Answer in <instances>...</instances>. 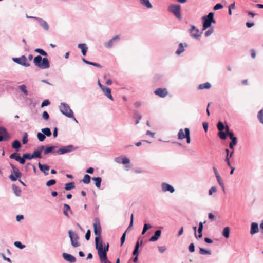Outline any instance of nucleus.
<instances>
[{"label": "nucleus", "instance_id": "nucleus-62", "mask_svg": "<svg viewBox=\"0 0 263 263\" xmlns=\"http://www.w3.org/2000/svg\"><path fill=\"white\" fill-rule=\"evenodd\" d=\"M90 234H91V232H90V230H88L87 231V232L85 234V238L87 240H89L90 239Z\"/></svg>", "mask_w": 263, "mask_h": 263}, {"label": "nucleus", "instance_id": "nucleus-3", "mask_svg": "<svg viewBox=\"0 0 263 263\" xmlns=\"http://www.w3.org/2000/svg\"><path fill=\"white\" fill-rule=\"evenodd\" d=\"M202 20L203 21L202 30H204L210 27L212 23H215L214 19V13H209L207 16L202 17Z\"/></svg>", "mask_w": 263, "mask_h": 263}, {"label": "nucleus", "instance_id": "nucleus-33", "mask_svg": "<svg viewBox=\"0 0 263 263\" xmlns=\"http://www.w3.org/2000/svg\"><path fill=\"white\" fill-rule=\"evenodd\" d=\"M93 180L95 182V185L97 188H100L101 186V178L100 177H93L92 178Z\"/></svg>", "mask_w": 263, "mask_h": 263}, {"label": "nucleus", "instance_id": "nucleus-41", "mask_svg": "<svg viewBox=\"0 0 263 263\" xmlns=\"http://www.w3.org/2000/svg\"><path fill=\"white\" fill-rule=\"evenodd\" d=\"M55 148V146H50L46 148L44 150V154L47 155L50 153L53 152V150Z\"/></svg>", "mask_w": 263, "mask_h": 263}, {"label": "nucleus", "instance_id": "nucleus-18", "mask_svg": "<svg viewBox=\"0 0 263 263\" xmlns=\"http://www.w3.org/2000/svg\"><path fill=\"white\" fill-rule=\"evenodd\" d=\"M35 20L38 21L40 25L46 31L49 30V26L48 23L45 20L39 17H35Z\"/></svg>", "mask_w": 263, "mask_h": 263}, {"label": "nucleus", "instance_id": "nucleus-27", "mask_svg": "<svg viewBox=\"0 0 263 263\" xmlns=\"http://www.w3.org/2000/svg\"><path fill=\"white\" fill-rule=\"evenodd\" d=\"M140 3L144 6L146 7L148 9H151L153 7L152 5L149 2V0H139Z\"/></svg>", "mask_w": 263, "mask_h": 263}, {"label": "nucleus", "instance_id": "nucleus-53", "mask_svg": "<svg viewBox=\"0 0 263 263\" xmlns=\"http://www.w3.org/2000/svg\"><path fill=\"white\" fill-rule=\"evenodd\" d=\"M135 118H136V124H138L139 122V120L141 118V116L138 113H135Z\"/></svg>", "mask_w": 263, "mask_h": 263}, {"label": "nucleus", "instance_id": "nucleus-10", "mask_svg": "<svg viewBox=\"0 0 263 263\" xmlns=\"http://www.w3.org/2000/svg\"><path fill=\"white\" fill-rule=\"evenodd\" d=\"M217 127L218 129L219 130L218 133V135L219 137L222 139H226L227 137V135L225 132H223V130L225 129L226 127H224V124L221 121L218 122L217 125Z\"/></svg>", "mask_w": 263, "mask_h": 263}, {"label": "nucleus", "instance_id": "nucleus-40", "mask_svg": "<svg viewBox=\"0 0 263 263\" xmlns=\"http://www.w3.org/2000/svg\"><path fill=\"white\" fill-rule=\"evenodd\" d=\"M184 50V49L182 43H180L179 45V48L178 50L176 51V53L177 54H180L181 53L183 52Z\"/></svg>", "mask_w": 263, "mask_h": 263}, {"label": "nucleus", "instance_id": "nucleus-31", "mask_svg": "<svg viewBox=\"0 0 263 263\" xmlns=\"http://www.w3.org/2000/svg\"><path fill=\"white\" fill-rule=\"evenodd\" d=\"M64 211H63V213H64V214L68 218L69 217V215L68 214V211H70L71 213V209H70V207L69 206V205L67 204H64Z\"/></svg>", "mask_w": 263, "mask_h": 263}, {"label": "nucleus", "instance_id": "nucleus-39", "mask_svg": "<svg viewBox=\"0 0 263 263\" xmlns=\"http://www.w3.org/2000/svg\"><path fill=\"white\" fill-rule=\"evenodd\" d=\"M43 133L47 137H49L51 135V132L49 128H45L42 129Z\"/></svg>", "mask_w": 263, "mask_h": 263}, {"label": "nucleus", "instance_id": "nucleus-7", "mask_svg": "<svg viewBox=\"0 0 263 263\" xmlns=\"http://www.w3.org/2000/svg\"><path fill=\"white\" fill-rule=\"evenodd\" d=\"M69 236L71 240V245L74 248L78 247L80 246L79 242V237L78 235L73 233L72 231H68Z\"/></svg>", "mask_w": 263, "mask_h": 263}, {"label": "nucleus", "instance_id": "nucleus-32", "mask_svg": "<svg viewBox=\"0 0 263 263\" xmlns=\"http://www.w3.org/2000/svg\"><path fill=\"white\" fill-rule=\"evenodd\" d=\"M230 228L228 227H226L223 229L222 232V235L226 237V238H228L230 236Z\"/></svg>", "mask_w": 263, "mask_h": 263}, {"label": "nucleus", "instance_id": "nucleus-34", "mask_svg": "<svg viewBox=\"0 0 263 263\" xmlns=\"http://www.w3.org/2000/svg\"><path fill=\"white\" fill-rule=\"evenodd\" d=\"M21 145L20 142L18 140H15L13 141L12 144V147L16 149L17 151L21 147Z\"/></svg>", "mask_w": 263, "mask_h": 263}, {"label": "nucleus", "instance_id": "nucleus-61", "mask_svg": "<svg viewBox=\"0 0 263 263\" xmlns=\"http://www.w3.org/2000/svg\"><path fill=\"white\" fill-rule=\"evenodd\" d=\"M213 29L210 28L207 31L205 32V35L206 36H209L210 35H211L213 33Z\"/></svg>", "mask_w": 263, "mask_h": 263}, {"label": "nucleus", "instance_id": "nucleus-37", "mask_svg": "<svg viewBox=\"0 0 263 263\" xmlns=\"http://www.w3.org/2000/svg\"><path fill=\"white\" fill-rule=\"evenodd\" d=\"M225 129L226 133L227 134L231 139L236 138L234 136L233 133L232 132L229 131V128L227 125H226Z\"/></svg>", "mask_w": 263, "mask_h": 263}, {"label": "nucleus", "instance_id": "nucleus-20", "mask_svg": "<svg viewBox=\"0 0 263 263\" xmlns=\"http://www.w3.org/2000/svg\"><path fill=\"white\" fill-rule=\"evenodd\" d=\"M162 189L164 192L169 191L171 193L174 192L173 187L166 183H163L162 184Z\"/></svg>", "mask_w": 263, "mask_h": 263}, {"label": "nucleus", "instance_id": "nucleus-13", "mask_svg": "<svg viewBox=\"0 0 263 263\" xmlns=\"http://www.w3.org/2000/svg\"><path fill=\"white\" fill-rule=\"evenodd\" d=\"M191 36L195 39H197L200 36L201 33H199V30L194 26H192L189 30Z\"/></svg>", "mask_w": 263, "mask_h": 263}, {"label": "nucleus", "instance_id": "nucleus-5", "mask_svg": "<svg viewBox=\"0 0 263 263\" xmlns=\"http://www.w3.org/2000/svg\"><path fill=\"white\" fill-rule=\"evenodd\" d=\"M178 138L179 140L186 138L187 143L190 144L191 143L190 129L188 128H185L184 129H180L178 133Z\"/></svg>", "mask_w": 263, "mask_h": 263}, {"label": "nucleus", "instance_id": "nucleus-64", "mask_svg": "<svg viewBox=\"0 0 263 263\" xmlns=\"http://www.w3.org/2000/svg\"><path fill=\"white\" fill-rule=\"evenodd\" d=\"M50 104V102L48 100H44L42 103V104H41V106L42 107H44V106H47L49 104Z\"/></svg>", "mask_w": 263, "mask_h": 263}, {"label": "nucleus", "instance_id": "nucleus-16", "mask_svg": "<svg viewBox=\"0 0 263 263\" xmlns=\"http://www.w3.org/2000/svg\"><path fill=\"white\" fill-rule=\"evenodd\" d=\"M73 149V146L72 145H69V146H65V147H62V148L59 149L57 151V153L59 155H61V154H63L66 153L70 152Z\"/></svg>", "mask_w": 263, "mask_h": 263}, {"label": "nucleus", "instance_id": "nucleus-57", "mask_svg": "<svg viewBox=\"0 0 263 263\" xmlns=\"http://www.w3.org/2000/svg\"><path fill=\"white\" fill-rule=\"evenodd\" d=\"M126 231H125L124 234L122 235L121 238V246H122L125 242V237H126Z\"/></svg>", "mask_w": 263, "mask_h": 263}, {"label": "nucleus", "instance_id": "nucleus-22", "mask_svg": "<svg viewBox=\"0 0 263 263\" xmlns=\"http://www.w3.org/2000/svg\"><path fill=\"white\" fill-rule=\"evenodd\" d=\"M161 230H157L155 231L154 235L151 237L149 239V241L152 242H154L157 241L159 237L161 236Z\"/></svg>", "mask_w": 263, "mask_h": 263}, {"label": "nucleus", "instance_id": "nucleus-44", "mask_svg": "<svg viewBox=\"0 0 263 263\" xmlns=\"http://www.w3.org/2000/svg\"><path fill=\"white\" fill-rule=\"evenodd\" d=\"M37 137L40 141H43L45 139V135L43 133H38L37 134Z\"/></svg>", "mask_w": 263, "mask_h": 263}, {"label": "nucleus", "instance_id": "nucleus-29", "mask_svg": "<svg viewBox=\"0 0 263 263\" xmlns=\"http://www.w3.org/2000/svg\"><path fill=\"white\" fill-rule=\"evenodd\" d=\"M142 243H143L142 240L141 241L140 243H139V242L138 241L136 242V244L135 247V249L133 252V255H134L135 256H138V249L139 248V246H140V245H142Z\"/></svg>", "mask_w": 263, "mask_h": 263}, {"label": "nucleus", "instance_id": "nucleus-24", "mask_svg": "<svg viewBox=\"0 0 263 263\" xmlns=\"http://www.w3.org/2000/svg\"><path fill=\"white\" fill-rule=\"evenodd\" d=\"M78 48L81 50L82 54L85 56L86 54L88 48L86 45L84 43L78 44Z\"/></svg>", "mask_w": 263, "mask_h": 263}, {"label": "nucleus", "instance_id": "nucleus-63", "mask_svg": "<svg viewBox=\"0 0 263 263\" xmlns=\"http://www.w3.org/2000/svg\"><path fill=\"white\" fill-rule=\"evenodd\" d=\"M130 162L129 159L128 158H123L122 159V162L124 164H128Z\"/></svg>", "mask_w": 263, "mask_h": 263}, {"label": "nucleus", "instance_id": "nucleus-50", "mask_svg": "<svg viewBox=\"0 0 263 263\" xmlns=\"http://www.w3.org/2000/svg\"><path fill=\"white\" fill-rule=\"evenodd\" d=\"M24 159H28L30 160L31 159H33L32 154H29V153H25L23 155Z\"/></svg>", "mask_w": 263, "mask_h": 263}, {"label": "nucleus", "instance_id": "nucleus-12", "mask_svg": "<svg viewBox=\"0 0 263 263\" xmlns=\"http://www.w3.org/2000/svg\"><path fill=\"white\" fill-rule=\"evenodd\" d=\"M13 60L15 62L25 67H28L30 66V64L27 62V59L24 55H22L18 58H13Z\"/></svg>", "mask_w": 263, "mask_h": 263}, {"label": "nucleus", "instance_id": "nucleus-59", "mask_svg": "<svg viewBox=\"0 0 263 263\" xmlns=\"http://www.w3.org/2000/svg\"><path fill=\"white\" fill-rule=\"evenodd\" d=\"M189 250L190 252H194L195 251V246L194 243H191L189 247Z\"/></svg>", "mask_w": 263, "mask_h": 263}, {"label": "nucleus", "instance_id": "nucleus-1", "mask_svg": "<svg viewBox=\"0 0 263 263\" xmlns=\"http://www.w3.org/2000/svg\"><path fill=\"white\" fill-rule=\"evenodd\" d=\"M34 65L40 69H47L50 67V63L47 58H42L41 55L35 57L33 59Z\"/></svg>", "mask_w": 263, "mask_h": 263}, {"label": "nucleus", "instance_id": "nucleus-47", "mask_svg": "<svg viewBox=\"0 0 263 263\" xmlns=\"http://www.w3.org/2000/svg\"><path fill=\"white\" fill-rule=\"evenodd\" d=\"M232 140V141L229 144V146L230 148L233 149L234 146L237 143V138H233Z\"/></svg>", "mask_w": 263, "mask_h": 263}, {"label": "nucleus", "instance_id": "nucleus-15", "mask_svg": "<svg viewBox=\"0 0 263 263\" xmlns=\"http://www.w3.org/2000/svg\"><path fill=\"white\" fill-rule=\"evenodd\" d=\"M95 245L96 249L97 250L98 254H99V252H101V250H102V248L103 247L101 237L99 238V237H96Z\"/></svg>", "mask_w": 263, "mask_h": 263}, {"label": "nucleus", "instance_id": "nucleus-45", "mask_svg": "<svg viewBox=\"0 0 263 263\" xmlns=\"http://www.w3.org/2000/svg\"><path fill=\"white\" fill-rule=\"evenodd\" d=\"M19 89L21 90L25 95H28V91L26 89V86L25 85H22L19 86Z\"/></svg>", "mask_w": 263, "mask_h": 263}, {"label": "nucleus", "instance_id": "nucleus-26", "mask_svg": "<svg viewBox=\"0 0 263 263\" xmlns=\"http://www.w3.org/2000/svg\"><path fill=\"white\" fill-rule=\"evenodd\" d=\"M44 148V146H41L40 147V150L34 151L33 153V154H32L33 158H41V152Z\"/></svg>", "mask_w": 263, "mask_h": 263}, {"label": "nucleus", "instance_id": "nucleus-60", "mask_svg": "<svg viewBox=\"0 0 263 263\" xmlns=\"http://www.w3.org/2000/svg\"><path fill=\"white\" fill-rule=\"evenodd\" d=\"M223 8V6L220 4V3H218V4H217L213 8L214 10H218V9H221Z\"/></svg>", "mask_w": 263, "mask_h": 263}, {"label": "nucleus", "instance_id": "nucleus-38", "mask_svg": "<svg viewBox=\"0 0 263 263\" xmlns=\"http://www.w3.org/2000/svg\"><path fill=\"white\" fill-rule=\"evenodd\" d=\"M90 178L91 177L89 175L86 174L84 176L82 182L85 184H88L90 181Z\"/></svg>", "mask_w": 263, "mask_h": 263}, {"label": "nucleus", "instance_id": "nucleus-48", "mask_svg": "<svg viewBox=\"0 0 263 263\" xmlns=\"http://www.w3.org/2000/svg\"><path fill=\"white\" fill-rule=\"evenodd\" d=\"M19 157H20L19 154H17L16 153H12V154H11V155L10 156V158L14 159L16 161H17Z\"/></svg>", "mask_w": 263, "mask_h": 263}, {"label": "nucleus", "instance_id": "nucleus-25", "mask_svg": "<svg viewBox=\"0 0 263 263\" xmlns=\"http://www.w3.org/2000/svg\"><path fill=\"white\" fill-rule=\"evenodd\" d=\"M39 167L40 170L44 173L45 175L48 174V171L49 170V166L47 165H42L40 163H39Z\"/></svg>", "mask_w": 263, "mask_h": 263}, {"label": "nucleus", "instance_id": "nucleus-36", "mask_svg": "<svg viewBox=\"0 0 263 263\" xmlns=\"http://www.w3.org/2000/svg\"><path fill=\"white\" fill-rule=\"evenodd\" d=\"M74 183L73 182H69L65 184V189L69 191L74 188Z\"/></svg>", "mask_w": 263, "mask_h": 263}, {"label": "nucleus", "instance_id": "nucleus-51", "mask_svg": "<svg viewBox=\"0 0 263 263\" xmlns=\"http://www.w3.org/2000/svg\"><path fill=\"white\" fill-rule=\"evenodd\" d=\"M56 183V181L54 179H51L49 181H48L46 182V185L47 186H50L51 185H53Z\"/></svg>", "mask_w": 263, "mask_h": 263}, {"label": "nucleus", "instance_id": "nucleus-49", "mask_svg": "<svg viewBox=\"0 0 263 263\" xmlns=\"http://www.w3.org/2000/svg\"><path fill=\"white\" fill-rule=\"evenodd\" d=\"M35 51L36 52H37V53L41 54L42 55H44V56H46L47 55V53L42 49H40V48L36 49L35 50Z\"/></svg>", "mask_w": 263, "mask_h": 263}, {"label": "nucleus", "instance_id": "nucleus-2", "mask_svg": "<svg viewBox=\"0 0 263 263\" xmlns=\"http://www.w3.org/2000/svg\"><path fill=\"white\" fill-rule=\"evenodd\" d=\"M109 249V243H107L104 247L102 248L101 252H99V257L101 263H111L107 257V252Z\"/></svg>", "mask_w": 263, "mask_h": 263}, {"label": "nucleus", "instance_id": "nucleus-21", "mask_svg": "<svg viewBox=\"0 0 263 263\" xmlns=\"http://www.w3.org/2000/svg\"><path fill=\"white\" fill-rule=\"evenodd\" d=\"M258 232V225L256 222H253L251 224L250 234L253 235L257 233Z\"/></svg>", "mask_w": 263, "mask_h": 263}, {"label": "nucleus", "instance_id": "nucleus-56", "mask_svg": "<svg viewBox=\"0 0 263 263\" xmlns=\"http://www.w3.org/2000/svg\"><path fill=\"white\" fill-rule=\"evenodd\" d=\"M42 117L46 120H47L49 118V115L46 111H44L42 114Z\"/></svg>", "mask_w": 263, "mask_h": 263}, {"label": "nucleus", "instance_id": "nucleus-14", "mask_svg": "<svg viewBox=\"0 0 263 263\" xmlns=\"http://www.w3.org/2000/svg\"><path fill=\"white\" fill-rule=\"evenodd\" d=\"M154 93L161 98H164L168 95V91L166 88H157L155 90Z\"/></svg>", "mask_w": 263, "mask_h": 263}, {"label": "nucleus", "instance_id": "nucleus-17", "mask_svg": "<svg viewBox=\"0 0 263 263\" xmlns=\"http://www.w3.org/2000/svg\"><path fill=\"white\" fill-rule=\"evenodd\" d=\"M62 255L65 260L70 263H73L76 260V258L71 254L64 253Z\"/></svg>", "mask_w": 263, "mask_h": 263}, {"label": "nucleus", "instance_id": "nucleus-8", "mask_svg": "<svg viewBox=\"0 0 263 263\" xmlns=\"http://www.w3.org/2000/svg\"><path fill=\"white\" fill-rule=\"evenodd\" d=\"M11 166L12 170L11 171V174L9 176V178L12 181H16L17 178L21 177V173L20 172L19 170L14 165L11 164Z\"/></svg>", "mask_w": 263, "mask_h": 263}, {"label": "nucleus", "instance_id": "nucleus-35", "mask_svg": "<svg viewBox=\"0 0 263 263\" xmlns=\"http://www.w3.org/2000/svg\"><path fill=\"white\" fill-rule=\"evenodd\" d=\"M216 179H217V182L218 183V184L220 185V186L221 187V188L222 189V190L223 191V192L225 191V187H224V184L222 182V180L221 178V177L219 175H217L216 176Z\"/></svg>", "mask_w": 263, "mask_h": 263}, {"label": "nucleus", "instance_id": "nucleus-6", "mask_svg": "<svg viewBox=\"0 0 263 263\" xmlns=\"http://www.w3.org/2000/svg\"><path fill=\"white\" fill-rule=\"evenodd\" d=\"M168 11L179 20L181 19V6L179 5H172L169 6Z\"/></svg>", "mask_w": 263, "mask_h": 263}, {"label": "nucleus", "instance_id": "nucleus-52", "mask_svg": "<svg viewBox=\"0 0 263 263\" xmlns=\"http://www.w3.org/2000/svg\"><path fill=\"white\" fill-rule=\"evenodd\" d=\"M13 189L14 191L15 194L16 195L19 196L21 192V190L15 185L13 186Z\"/></svg>", "mask_w": 263, "mask_h": 263}, {"label": "nucleus", "instance_id": "nucleus-19", "mask_svg": "<svg viewBox=\"0 0 263 263\" xmlns=\"http://www.w3.org/2000/svg\"><path fill=\"white\" fill-rule=\"evenodd\" d=\"M103 92L104 94L110 100L113 101L114 99L111 94V89L107 87H104L103 89H101Z\"/></svg>", "mask_w": 263, "mask_h": 263}, {"label": "nucleus", "instance_id": "nucleus-46", "mask_svg": "<svg viewBox=\"0 0 263 263\" xmlns=\"http://www.w3.org/2000/svg\"><path fill=\"white\" fill-rule=\"evenodd\" d=\"M151 227H152V226L149 224H147V223L144 224L143 228V230L142 232V235L144 234L145 233V232L147 231V230L148 229H150Z\"/></svg>", "mask_w": 263, "mask_h": 263}, {"label": "nucleus", "instance_id": "nucleus-55", "mask_svg": "<svg viewBox=\"0 0 263 263\" xmlns=\"http://www.w3.org/2000/svg\"><path fill=\"white\" fill-rule=\"evenodd\" d=\"M22 142L23 144H26L28 142V135L27 133H25L23 137Z\"/></svg>", "mask_w": 263, "mask_h": 263}, {"label": "nucleus", "instance_id": "nucleus-43", "mask_svg": "<svg viewBox=\"0 0 263 263\" xmlns=\"http://www.w3.org/2000/svg\"><path fill=\"white\" fill-rule=\"evenodd\" d=\"M257 117L260 122L263 124V110H261L258 112Z\"/></svg>", "mask_w": 263, "mask_h": 263}, {"label": "nucleus", "instance_id": "nucleus-30", "mask_svg": "<svg viewBox=\"0 0 263 263\" xmlns=\"http://www.w3.org/2000/svg\"><path fill=\"white\" fill-rule=\"evenodd\" d=\"M203 223L202 222H200L199 224V227H198V233H199V235L198 236H196V237L197 238H202V230H203Z\"/></svg>", "mask_w": 263, "mask_h": 263}, {"label": "nucleus", "instance_id": "nucleus-54", "mask_svg": "<svg viewBox=\"0 0 263 263\" xmlns=\"http://www.w3.org/2000/svg\"><path fill=\"white\" fill-rule=\"evenodd\" d=\"M14 245H15L16 247H17V248H20V249H23V248L25 247V246H24V245H22V244L21 243V242H20V241H15V242H14Z\"/></svg>", "mask_w": 263, "mask_h": 263}, {"label": "nucleus", "instance_id": "nucleus-28", "mask_svg": "<svg viewBox=\"0 0 263 263\" xmlns=\"http://www.w3.org/2000/svg\"><path fill=\"white\" fill-rule=\"evenodd\" d=\"M211 84L209 82H206L203 84H200L198 87V89L199 90H202L204 89H209L211 88Z\"/></svg>", "mask_w": 263, "mask_h": 263}, {"label": "nucleus", "instance_id": "nucleus-11", "mask_svg": "<svg viewBox=\"0 0 263 263\" xmlns=\"http://www.w3.org/2000/svg\"><path fill=\"white\" fill-rule=\"evenodd\" d=\"M10 138L9 134L7 132L6 129L3 127H0V142L3 140H6Z\"/></svg>", "mask_w": 263, "mask_h": 263}, {"label": "nucleus", "instance_id": "nucleus-4", "mask_svg": "<svg viewBox=\"0 0 263 263\" xmlns=\"http://www.w3.org/2000/svg\"><path fill=\"white\" fill-rule=\"evenodd\" d=\"M61 112L65 116L69 117H73L72 110L70 108L69 105L65 103H61L59 106Z\"/></svg>", "mask_w": 263, "mask_h": 263}, {"label": "nucleus", "instance_id": "nucleus-23", "mask_svg": "<svg viewBox=\"0 0 263 263\" xmlns=\"http://www.w3.org/2000/svg\"><path fill=\"white\" fill-rule=\"evenodd\" d=\"M116 40H120V36L119 35H116L115 36V37H114L113 38H112L111 39H110L105 45V46L108 48H111L112 46H113V44H114V42Z\"/></svg>", "mask_w": 263, "mask_h": 263}, {"label": "nucleus", "instance_id": "nucleus-42", "mask_svg": "<svg viewBox=\"0 0 263 263\" xmlns=\"http://www.w3.org/2000/svg\"><path fill=\"white\" fill-rule=\"evenodd\" d=\"M199 253L200 254H211V251L206 250L202 248H199Z\"/></svg>", "mask_w": 263, "mask_h": 263}, {"label": "nucleus", "instance_id": "nucleus-9", "mask_svg": "<svg viewBox=\"0 0 263 263\" xmlns=\"http://www.w3.org/2000/svg\"><path fill=\"white\" fill-rule=\"evenodd\" d=\"M93 223L94 233L96 237H101V227L100 226V220L96 218Z\"/></svg>", "mask_w": 263, "mask_h": 263}, {"label": "nucleus", "instance_id": "nucleus-58", "mask_svg": "<svg viewBox=\"0 0 263 263\" xmlns=\"http://www.w3.org/2000/svg\"><path fill=\"white\" fill-rule=\"evenodd\" d=\"M217 191V189L215 186H212L209 191V195H212L213 193H215Z\"/></svg>", "mask_w": 263, "mask_h": 263}]
</instances>
